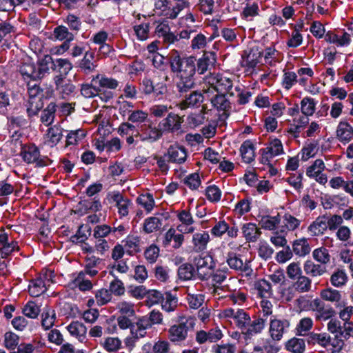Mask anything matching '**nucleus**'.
Here are the masks:
<instances>
[{"label": "nucleus", "instance_id": "nucleus-1", "mask_svg": "<svg viewBox=\"0 0 353 353\" xmlns=\"http://www.w3.org/2000/svg\"><path fill=\"white\" fill-rule=\"evenodd\" d=\"M170 70L175 74L177 81L176 90L179 94H185L196 86L194 78L196 74V59L193 56L181 57L176 50H172L168 56Z\"/></svg>", "mask_w": 353, "mask_h": 353}, {"label": "nucleus", "instance_id": "nucleus-2", "mask_svg": "<svg viewBox=\"0 0 353 353\" xmlns=\"http://www.w3.org/2000/svg\"><path fill=\"white\" fill-rule=\"evenodd\" d=\"M195 325L194 320L191 317H180L179 323L172 325L168 331V339L174 343H180L188 337L189 330L193 329Z\"/></svg>", "mask_w": 353, "mask_h": 353}, {"label": "nucleus", "instance_id": "nucleus-3", "mask_svg": "<svg viewBox=\"0 0 353 353\" xmlns=\"http://www.w3.org/2000/svg\"><path fill=\"white\" fill-rule=\"evenodd\" d=\"M21 156L27 163H36L39 167L47 166L52 162L48 157H41L39 150L35 145L22 146Z\"/></svg>", "mask_w": 353, "mask_h": 353}, {"label": "nucleus", "instance_id": "nucleus-4", "mask_svg": "<svg viewBox=\"0 0 353 353\" xmlns=\"http://www.w3.org/2000/svg\"><path fill=\"white\" fill-rule=\"evenodd\" d=\"M196 273L201 281L208 280L213 274L215 263L210 255L205 254L195 259Z\"/></svg>", "mask_w": 353, "mask_h": 353}, {"label": "nucleus", "instance_id": "nucleus-5", "mask_svg": "<svg viewBox=\"0 0 353 353\" xmlns=\"http://www.w3.org/2000/svg\"><path fill=\"white\" fill-rule=\"evenodd\" d=\"M207 100H209L212 104V107L218 111H223V116L228 118L231 112V103L226 98L225 94L223 93L214 94L210 89H207Z\"/></svg>", "mask_w": 353, "mask_h": 353}, {"label": "nucleus", "instance_id": "nucleus-6", "mask_svg": "<svg viewBox=\"0 0 353 353\" xmlns=\"http://www.w3.org/2000/svg\"><path fill=\"white\" fill-rule=\"evenodd\" d=\"M206 82L210 85L213 92L218 93L228 92L230 96H234L233 92H230L232 88V81L230 79L219 74H211L206 78Z\"/></svg>", "mask_w": 353, "mask_h": 353}, {"label": "nucleus", "instance_id": "nucleus-7", "mask_svg": "<svg viewBox=\"0 0 353 353\" xmlns=\"http://www.w3.org/2000/svg\"><path fill=\"white\" fill-rule=\"evenodd\" d=\"M181 97L184 99L180 103V108L185 109L188 108H198L201 104L207 100V89L203 90V92L192 90L186 92L185 94H179Z\"/></svg>", "mask_w": 353, "mask_h": 353}, {"label": "nucleus", "instance_id": "nucleus-8", "mask_svg": "<svg viewBox=\"0 0 353 353\" xmlns=\"http://www.w3.org/2000/svg\"><path fill=\"white\" fill-rule=\"evenodd\" d=\"M183 121V118L178 114L169 113L166 118L159 122L157 132L177 131L180 129Z\"/></svg>", "mask_w": 353, "mask_h": 353}, {"label": "nucleus", "instance_id": "nucleus-9", "mask_svg": "<svg viewBox=\"0 0 353 353\" xmlns=\"http://www.w3.org/2000/svg\"><path fill=\"white\" fill-rule=\"evenodd\" d=\"M325 169V165L322 159H316L312 165L309 166L306 170V175L310 178L315 179L320 184L325 185L327 181V177L322 172Z\"/></svg>", "mask_w": 353, "mask_h": 353}, {"label": "nucleus", "instance_id": "nucleus-10", "mask_svg": "<svg viewBox=\"0 0 353 353\" xmlns=\"http://www.w3.org/2000/svg\"><path fill=\"white\" fill-rule=\"evenodd\" d=\"M227 263L229 267L237 272H245L249 274L252 272L250 261L243 260L240 254L230 252L227 257Z\"/></svg>", "mask_w": 353, "mask_h": 353}, {"label": "nucleus", "instance_id": "nucleus-11", "mask_svg": "<svg viewBox=\"0 0 353 353\" xmlns=\"http://www.w3.org/2000/svg\"><path fill=\"white\" fill-rule=\"evenodd\" d=\"M290 326V322L286 319H271L269 332L274 341H280L287 329Z\"/></svg>", "mask_w": 353, "mask_h": 353}, {"label": "nucleus", "instance_id": "nucleus-12", "mask_svg": "<svg viewBox=\"0 0 353 353\" xmlns=\"http://www.w3.org/2000/svg\"><path fill=\"white\" fill-rule=\"evenodd\" d=\"M111 199L115 203L120 216L123 217L128 215L130 208L132 205V201L129 199L117 192H113L111 194Z\"/></svg>", "mask_w": 353, "mask_h": 353}, {"label": "nucleus", "instance_id": "nucleus-13", "mask_svg": "<svg viewBox=\"0 0 353 353\" xmlns=\"http://www.w3.org/2000/svg\"><path fill=\"white\" fill-rule=\"evenodd\" d=\"M166 157L168 158L169 162L182 163L185 161L187 154L183 147L174 145L170 146L168 153L164 155V157Z\"/></svg>", "mask_w": 353, "mask_h": 353}, {"label": "nucleus", "instance_id": "nucleus-14", "mask_svg": "<svg viewBox=\"0 0 353 353\" xmlns=\"http://www.w3.org/2000/svg\"><path fill=\"white\" fill-rule=\"evenodd\" d=\"M184 241L183 234L180 232H176L174 228H170L165 234L163 244L165 247L168 246L173 241L172 248L177 249L179 248Z\"/></svg>", "mask_w": 353, "mask_h": 353}, {"label": "nucleus", "instance_id": "nucleus-15", "mask_svg": "<svg viewBox=\"0 0 353 353\" xmlns=\"http://www.w3.org/2000/svg\"><path fill=\"white\" fill-rule=\"evenodd\" d=\"M97 66L94 61V54L89 51L85 53L83 58L79 63L80 70L85 74H89L94 72Z\"/></svg>", "mask_w": 353, "mask_h": 353}, {"label": "nucleus", "instance_id": "nucleus-16", "mask_svg": "<svg viewBox=\"0 0 353 353\" xmlns=\"http://www.w3.org/2000/svg\"><path fill=\"white\" fill-rule=\"evenodd\" d=\"M307 342L309 345H319L327 347L331 343V337L327 333H315L310 332L307 334Z\"/></svg>", "mask_w": 353, "mask_h": 353}, {"label": "nucleus", "instance_id": "nucleus-17", "mask_svg": "<svg viewBox=\"0 0 353 353\" xmlns=\"http://www.w3.org/2000/svg\"><path fill=\"white\" fill-rule=\"evenodd\" d=\"M320 296L324 301L335 303L337 307L345 305L344 302H341L342 296L339 290L327 288L321 291Z\"/></svg>", "mask_w": 353, "mask_h": 353}, {"label": "nucleus", "instance_id": "nucleus-18", "mask_svg": "<svg viewBox=\"0 0 353 353\" xmlns=\"http://www.w3.org/2000/svg\"><path fill=\"white\" fill-rule=\"evenodd\" d=\"M19 72L25 81H37V65L33 62L22 63L19 65Z\"/></svg>", "mask_w": 353, "mask_h": 353}, {"label": "nucleus", "instance_id": "nucleus-19", "mask_svg": "<svg viewBox=\"0 0 353 353\" xmlns=\"http://www.w3.org/2000/svg\"><path fill=\"white\" fill-rule=\"evenodd\" d=\"M327 230L326 215L318 216L308 227V231L313 236L322 235Z\"/></svg>", "mask_w": 353, "mask_h": 353}, {"label": "nucleus", "instance_id": "nucleus-20", "mask_svg": "<svg viewBox=\"0 0 353 353\" xmlns=\"http://www.w3.org/2000/svg\"><path fill=\"white\" fill-rule=\"evenodd\" d=\"M267 321L266 318L263 317H255L253 320H250L249 325L243 332L247 335H253L261 333L265 328V323Z\"/></svg>", "mask_w": 353, "mask_h": 353}, {"label": "nucleus", "instance_id": "nucleus-21", "mask_svg": "<svg viewBox=\"0 0 353 353\" xmlns=\"http://www.w3.org/2000/svg\"><path fill=\"white\" fill-rule=\"evenodd\" d=\"M72 68V63L67 59H53L51 69L59 74L67 76Z\"/></svg>", "mask_w": 353, "mask_h": 353}, {"label": "nucleus", "instance_id": "nucleus-22", "mask_svg": "<svg viewBox=\"0 0 353 353\" xmlns=\"http://www.w3.org/2000/svg\"><path fill=\"white\" fill-rule=\"evenodd\" d=\"M242 232L245 239L249 242H255L261 234V232L256 224L248 223L243 225Z\"/></svg>", "mask_w": 353, "mask_h": 353}, {"label": "nucleus", "instance_id": "nucleus-23", "mask_svg": "<svg viewBox=\"0 0 353 353\" xmlns=\"http://www.w3.org/2000/svg\"><path fill=\"white\" fill-rule=\"evenodd\" d=\"M67 329L72 336L77 337L80 341L85 339L87 328L83 323L78 321H72Z\"/></svg>", "mask_w": 353, "mask_h": 353}, {"label": "nucleus", "instance_id": "nucleus-24", "mask_svg": "<svg viewBox=\"0 0 353 353\" xmlns=\"http://www.w3.org/2000/svg\"><path fill=\"white\" fill-rule=\"evenodd\" d=\"M303 270L306 274L312 276H320L326 272V268L321 264H315L313 261L307 260L305 262Z\"/></svg>", "mask_w": 353, "mask_h": 353}, {"label": "nucleus", "instance_id": "nucleus-25", "mask_svg": "<svg viewBox=\"0 0 353 353\" xmlns=\"http://www.w3.org/2000/svg\"><path fill=\"white\" fill-rule=\"evenodd\" d=\"M151 328L148 324L141 316L133 327H131V334L138 339L145 337L147 335V330Z\"/></svg>", "mask_w": 353, "mask_h": 353}, {"label": "nucleus", "instance_id": "nucleus-26", "mask_svg": "<svg viewBox=\"0 0 353 353\" xmlns=\"http://www.w3.org/2000/svg\"><path fill=\"white\" fill-rule=\"evenodd\" d=\"M210 236L205 232H198L193 235L192 242L194 244V250L196 252L203 251L206 248L209 242Z\"/></svg>", "mask_w": 353, "mask_h": 353}, {"label": "nucleus", "instance_id": "nucleus-27", "mask_svg": "<svg viewBox=\"0 0 353 353\" xmlns=\"http://www.w3.org/2000/svg\"><path fill=\"white\" fill-rule=\"evenodd\" d=\"M263 56V52L259 51L257 48H252L250 50L246 57L243 59V65L250 69L254 68L259 63V59Z\"/></svg>", "mask_w": 353, "mask_h": 353}, {"label": "nucleus", "instance_id": "nucleus-28", "mask_svg": "<svg viewBox=\"0 0 353 353\" xmlns=\"http://www.w3.org/2000/svg\"><path fill=\"white\" fill-rule=\"evenodd\" d=\"M53 59L50 56H46L37 65V80L41 79L49 73L52 65Z\"/></svg>", "mask_w": 353, "mask_h": 353}, {"label": "nucleus", "instance_id": "nucleus-29", "mask_svg": "<svg viewBox=\"0 0 353 353\" xmlns=\"http://www.w3.org/2000/svg\"><path fill=\"white\" fill-rule=\"evenodd\" d=\"M243 161L246 163H250L254 159L255 153L252 143L250 141H245L240 148Z\"/></svg>", "mask_w": 353, "mask_h": 353}, {"label": "nucleus", "instance_id": "nucleus-30", "mask_svg": "<svg viewBox=\"0 0 353 353\" xmlns=\"http://www.w3.org/2000/svg\"><path fill=\"white\" fill-rule=\"evenodd\" d=\"M57 105L51 102L42 112L41 117V123L46 126L51 125L54 119Z\"/></svg>", "mask_w": 353, "mask_h": 353}, {"label": "nucleus", "instance_id": "nucleus-31", "mask_svg": "<svg viewBox=\"0 0 353 353\" xmlns=\"http://www.w3.org/2000/svg\"><path fill=\"white\" fill-rule=\"evenodd\" d=\"M285 347L292 353H303L305 349V343L303 339L294 337L286 342Z\"/></svg>", "mask_w": 353, "mask_h": 353}, {"label": "nucleus", "instance_id": "nucleus-32", "mask_svg": "<svg viewBox=\"0 0 353 353\" xmlns=\"http://www.w3.org/2000/svg\"><path fill=\"white\" fill-rule=\"evenodd\" d=\"M292 250L296 255L305 256L310 252V247L306 239L302 238L294 241Z\"/></svg>", "mask_w": 353, "mask_h": 353}, {"label": "nucleus", "instance_id": "nucleus-33", "mask_svg": "<svg viewBox=\"0 0 353 353\" xmlns=\"http://www.w3.org/2000/svg\"><path fill=\"white\" fill-rule=\"evenodd\" d=\"M214 53H204L196 63L199 73L201 74H204L208 70L209 66L214 64Z\"/></svg>", "mask_w": 353, "mask_h": 353}, {"label": "nucleus", "instance_id": "nucleus-34", "mask_svg": "<svg viewBox=\"0 0 353 353\" xmlns=\"http://www.w3.org/2000/svg\"><path fill=\"white\" fill-rule=\"evenodd\" d=\"M72 287L78 288L81 291L90 290L92 288V282L85 277L83 272H80L72 282Z\"/></svg>", "mask_w": 353, "mask_h": 353}, {"label": "nucleus", "instance_id": "nucleus-35", "mask_svg": "<svg viewBox=\"0 0 353 353\" xmlns=\"http://www.w3.org/2000/svg\"><path fill=\"white\" fill-rule=\"evenodd\" d=\"M0 244L2 245L1 252L2 254L9 255L15 250H19L17 243L15 241L8 242V234L6 233L0 234Z\"/></svg>", "mask_w": 353, "mask_h": 353}, {"label": "nucleus", "instance_id": "nucleus-36", "mask_svg": "<svg viewBox=\"0 0 353 353\" xmlns=\"http://www.w3.org/2000/svg\"><path fill=\"white\" fill-rule=\"evenodd\" d=\"M123 242L124 243L123 248L128 254L132 255L140 252V240L139 237L128 236Z\"/></svg>", "mask_w": 353, "mask_h": 353}, {"label": "nucleus", "instance_id": "nucleus-37", "mask_svg": "<svg viewBox=\"0 0 353 353\" xmlns=\"http://www.w3.org/2000/svg\"><path fill=\"white\" fill-rule=\"evenodd\" d=\"M91 234V227L88 225H81L77 233L72 236L70 240L72 243H84Z\"/></svg>", "mask_w": 353, "mask_h": 353}, {"label": "nucleus", "instance_id": "nucleus-38", "mask_svg": "<svg viewBox=\"0 0 353 353\" xmlns=\"http://www.w3.org/2000/svg\"><path fill=\"white\" fill-rule=\"evenodd\" d=\"M162 224V220L160 218L156 216H151L144 221L143 229L145 233L150 234L159 230L161 228Z\"/></svg>", "mask_w": 353, "mask_h": 353}, {"label": "nucleus", "instance_id": "nucleus-39", "mask_svg": "<svg viewBox=\"0 0 353 353\" xmlns=\"http://www.w3.org/2000/svg\"><path fill=\"white\" fill-rule=\"evenodd\" d=\"M250 315L242 309H236V313L234 319L236 325L242 330L243 333L248 327L250 320Z\"/></svg>", "mask_w": 353, "mask_h": 353}, {"label": "nucleus", "instance_id": "nucleus-40", "mask_svg": "<svg viewBox=\"0 0 353 353\" xmlns=\"http://www.w3.org/2000/svg\"><path fill=\"white\" fill-rule=\"evenodd\" d=\"M47 288L43 281L39 278L30 282L28 287V292L30 296L34 297L39 296L46 291Z\"/></svg>", "mask_w": 353, "mask_h": 353}, {"label": "nucleus", "instance_id": "nucleus-41", "mask_svg": "<svg viewBox=\"0 0 353 353\" xmlns=\"http://www.w3.org/2000/svg\"><path fill=\"white\" fill-rule=\"evenodd\" d=\"M161 307L166 312H174L178 306L177 298L170 292L164 294V299L161 301Z\"/></svg>", "mask_w": 353, "mask_h": 353}, {"label": "nucleus", "instance_id": "nucleus-42", "mask_svg": "<svg viewBox=\"0 0 353 353\" xmlns=\"http://www.w3.org/2000/svg\"><path fill=\"white\" fill-rule=\"evenodd\" d=\"M296 281L293 283V285L297 292L300 293H305L310 291L312 287V280L304 275H301L297 277Z\"/></svg>", "mask_w": 353, "mask_h": 353}, {"label": "nucleus", "instance_id": "nucleus-43", "mask_svg": "<svg viewBox=\"0 0 353 353\" xmlns=\"http://www.w3.org/2000/svg\"><path fill=\"white\" fill-rule=\"evenodd\" d=\"M95 80L99 81V88L102 90L104 88L114 90L116 89L119 85V82L116 79L107 77L103 74H97L92 79V81Z\"/></svg>", "mask_w": 353, "mask_h": 353}, {"label": "nucleus", "instance_id": "nucleus-44", "mask_svg": "<svg viewBox=\"0 0 353 353\" xmlns=\"http://www.w3.org/2000/svg\"><path fill=\"white\" fill-rule=\"evenodd\" d=\"M281 222L279 215L272 216H263L259 221L261 228L265 230H274L276 228Z\"/></svg>", "mask_w": 353, "mask_h": 353}, {"label": "nucleus", "instance_id": "nucleus-45", "mask_svg": "<svg viewBox=\"0 0 353 353\" xmlns=\"http://www.w3.org/2000/svg\"><path fill=\"white\" fill-rule=\"evenodd\" d=\"M137 202L141 205L145 210L150 213L155 205L153 196L150 193L141 194L137 198Z\"/></svg>", "mask_w": 353, "mask_h": 353}, {"label": "nucleus", "instance_id": "nucleus-46", "mask_svg": "<svg viewBox=\"0 0 353 353\" xmlns=\"http://www.w3.org/2000/svg\"><path fill=\"white\" fill-rule=\"evenodd\" d=\"M141 317L150 327L154 325H162L163 323V315L157 310H152L148 315Z\"/></svg>", "mask_w": 353, "mask_h": 353}, {"label": "nucleus", "instance_id": "nucleus-47", "mask_svg": "<svg viewBox=\"0 0 353 353\" xmlns=\"http://www.w3.org/2000/svg\"><path fill=\"white\" fill-rule=\"evenodd\" d=\"M80 211H84L86 212L88 210L97 212L101 210V204L99 200L93 199H86L81 201L78 204Z\"/></svg>", "mask_w": 353, "mask_h": 353}, {"label": "nucleus", "instance_id": "nucleus-48", "mask_svg": "<svg viewBox=\"0 0 353 353\" xmlns=\"http://www.w3.org/2000/svg\"><path fill=\"white\" fill-rule=\"evenodd\" d=\"M255 288L261 298H268L272 294V285L265 279L258 281L255 283Z\"/></svg>", "mask_w": 353, "mask_h": 353}, {"label": "nucleus", "instance_id": "nucleus-49", "mask_svg": "<svg viewBox=\"0 0 353 353\" xmlns=\"http://www.w3.org/2000/svg\"><path fill=\"white\" fill-rule=\"evenodd\" d=\"M347 276L344 270H336L330 277L332 285L336 288H341L345 285L347 281Z\"/></svg>", "mask_w": 353, "mask_h": 353}, {"label": "nucleus", "instance_id": "nucleus-50", "mask_svg": "<svg viewBox=\"0 0 353 353\" xmlns=\"http://www.w3.org/2000/svg\"><path fill=\"white\" fill-rule=\"evenodd\" d=\"M41 325L45 330L51 328L55 321L56 314L53 310L46 307L41 314Z\"/></svg>", "mask_w": 353, "mask_h": 353}, {"label": "nucleus", "instance_id": "nucleus-51", "mask_svg": "<svg viewBox=\"0 0 353 353\" xmlns=\"http://www.w3.org/2000/svg\"><path fill=\"white\" fill-rule=\"evenodd\" d=\"M43 107L42 98H29L27 103V112L29 117L36 115Z\"/></svg>", "mask_w": 353, "mask_h": 353}, {"label": "nucleus", "instance_id": "nucleus-52", "mask_svg": "<svg viewBox=\"0 0 353 353\" xmlns=\"http://www.w3.org/2000/svg\"><path fill=\"white\" fill-rule=\"evenodd\" d=\"M195 273L194 266L190 263H183L178 269V275L180 279L188 281L192 279Z\"/></svg>", "mask_w": 353, "mask_h": 353}, {"label": "nucleus", "instance_id": "nucleus-53", "mask_svg": "<svg viewBox=\"0 0 353 353\" xmlns=\"http://www.w3.org/2000/svg\"><path fill=\"white\" fill-rule=\"evenodd\" d=\"M286 235L287 231L284 228H281L279 231L273 232L270 242L276 247H285L287 245Z\"/></svg>", "mask_w": 353, "mask_h": 353}, {"label": "nucleus", "instance_id": "nucleus-54", "mask_svg": "<svg viewBox=\"0 0 353 353\" xmlns=\"http://www.w3.org/2000/svg\"><path fill=\"white\" fill-rule=\"evenodd\" d=\"M186 299L189 307L191 309L197 310L204 303L205 296L201 294L188 292Z\"/></svg>", "mask_w": 353, "mask_h": 353}, {"label": "nucleus", "instance_id": "nucleus-55", "mask_svg": "<svg viewBox=\"0 0 353 353\" xmlns=\"http://www.w3.org/2000/svg\"><path fill=\"white\" fill-rule=\"evenodd\" d=\"M103 347L109 352L117 351L121 345V341L117 337H108L101 342Z\"/></svg>", "mask_w": 353, "mask_h": 353}, {"label": "nucleus", "instance_id": "nucleus-56", "mask_svg": "<svg viewBox=\"0 0 353 353\" xmlns=\"http://www.w3.org/2000/svg\"><path fill=\"white\" fill-rule=\"evenodd\" d=\"M54 37L60 41H72L74 36L72 32L68 31V28L63 26H59L54 29Z\"/></svg>", "mask_w": 353, "mask_h": 353}, {"label": "nucleus", "instance_id": "nucleus-57", "mask_svg": "<svg viewBox=\"0 0 353 353\" xmlns=\"http://www.w3.org/2000/svg\"><path fill=\"white\" fill-rule=\"evenodd\" d=\"M313 327V321L310 317L301 319L296 325V331L300 336H307Z\"/></svg>", "mask_w": 353, "mask_h": 353}, {"label": "nucleus", "instance_id": "nucleus-58", "mask_svg": "<svg viewBox=\"0 0 353 353\" xmlns=\"http://www.w3.org/2000/svg\"><path fill=\"white\" fill-rule=\"evenodd\" d=\"M316 102L314 99L305 97L301 102V109L305 116H311L315 111Z\"/></svg>", "mask_w": 353, "mask_h": 353}, {"label": "nucleus", "instance_id": "nucleus-59", "mask_svg": "<svg viewBox=\"0 0 353 353\" xmlns=\"http://www.w3.org/2000/svg\"><path fill=\"white\" fill-rule=\"evenodd\" d=\"M314 259L321 263V265H325L330 261V255L328 250L324 248L321 247L315 249L312 253Z\"/></svg>", "mask_w": 353, "mask_h": 353}, {"label": "nucleus", "instance_id": "nucleus-60", "mask_svg": "<svg viewBox=\"0 0 353 353\" xmlns=\"http://www.w3.org/2000/svg\"><path fill=\"white\" fill-rule=\"evenodd\" d=\"M145 296L147 305L149 306L161 303L164 299V294L156 290L147 291Z\"/></svg>", "mask_w": 353, "mask_h": 353}, {"label": "nucleus", "instance_id": "nucleus-61", "mask_svg": "<svg viewBox=\"0 0 353 353\" xmlns=\"http://www.w3.org/2000/svg\"><path fill=\"white\" fill-rule=\"evenodd\" d=\"M28 125V121L19 117H11L8 120V128L10 130L14 132H18L20 130H23Z\"/></svg>", "mask_w": 353, "mask_h": 353}, {"label": "nucleus", "instance_id": "nucleus-62", "mask_svg": "<svg viewBox=\"0 0 353 353\" xmlns=\"http://www.w3.org/2000/svg\"><path fill=\"white\" fill-rule=\"evenodd\" d=\"M19 336L12 332L4 334V346L9 350H14L19 345Z\"/></svg>", "mask_w": 353, "mask_h": 353}, {"label": "nucleus", "instance_id": "nucleus-63", "mask_svg": "<svg viewBox=\"0 0 353 353\" xmlns=\"http://www.w3.org/2000/svg\"><path fill=\"white\" fill-rule=\"evenodd\" d=\"M343 219V213L341 216L338 214H333L331 216L326 215L327 228L330 230H335L338 229L342 225Z\"/></svg>", "mask_w": 353, "mask_h": 353}, {"label": "nucleus", "instance_id": "nucleus-64", "mask_svg": "<svg viewBox=\"0 0 353 353\" xmlns=\"http://www.w3.org/2000/svg\"><path fill=\"white\" fill-rule=\"evenodd\" d=\"M259 8L258 3L248 0L243 8V14L245 18L253 17L259 15Z\"/></svg>", "mask_w": 353, "mask_h": 353}]
</instances>
